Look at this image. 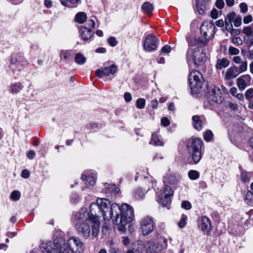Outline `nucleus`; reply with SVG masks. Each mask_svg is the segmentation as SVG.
<instances>
[{"mask_svg":"<svg viewBox=\"0 0 253 253\" xmlns=\"http://www.w3.org/2000/svg\"><path fill=\"white\" fill-rule=\"evenodd\" d=\"M109 216L114 224L119 225L118 230L124 232L125 226L132 221L134 217L132 208L129 205L123 204L121 207L114 203L111 205Z\"/></svg>","mask_w":253,"mask_h":253,"instance_id":"obj_1","label":"nucleus"},{"mask_svg":"<svg viewBox=\"0 0 253 253\" xmlns=\"http://www.w3.org/2000/svg\"><path fill=\"white\" fill-rule=\"evenodd\" d=\"M109 202L105 199H97L96 203H92L89 207L91 222L92 223V235L97 237L99 231L100 221L99 216L102 215L104 220H110L109 212L110 211Z\"/></svg>","mask_w":253,"mask_h":253,"instance_id":"obj_2","label":"nucleus"},{"mask_svg":"<svg viewBox=\"0 0 253 253\" xmlns=\"http://www.w3.org/2000/svg\"><path fill=\"white\" fill-rule=\"evenodd\" d=\"M197 42L196 39L192 40L189 42L190 47L187 50L186 58L188 62L193 60L196 65L199 66L206 61L207 58L203 47L199 45L194 47Z\"/></svg>","mask_w":253,"mask_h":253,"instance_id":"obj_3","label":"nucleus"},{"mask_svg":"<svg viewBox=\"0 0 253 253\" xmlns=\"http://www.w3.org/2000/svg\"><path fill=\"white\" fill-rule=\"evenodd\" d=\"M202 144V140L198 138H192L187 142V148L194 164H198L201 159Z\"/></svg>","mask_w":253,"mask_h":253,"instance_id":"obj_4","label":"nucleus"},{"mask_svg":"<svg viewBox=\"0 0 253 253\" xmlns=\"http://www.w3.org/2000/svg\"><path fill=\"white\" fill-rule=\"evenodd\" d=\"M189 86L193 94H198L202 90L204 81L202 74L197 70L191 72L189 76Z\"/></svg>","mask_w":253,"mask_h":253,"instance_id":"obj_5","label":"nucleus"},{"mask_svg":"<svg viewBox=\"0 0 253 253\" xmlns=\"http://www.w3.org/2000/svg\"><path fill=\"white\" fill-rule=\"evenodd\" d=\"M55 248L52 249L50 245L42 244L43 248L47 253H68V245L64 238H54L53 241Z\"/></svg>","mask_w":253,"mask_h":253,"instance_id":"obj_6","label":"nucleus"},{"mask_svg":"<svg viewBox=\"0 0 253 253\" xmlns=\"http://www.w3.org/2000/svg\"><path fill=\"white\" fill-rule=\"evenodd\" d=\"M10 62L9 67L13 72L20 71L28 65L25 57L20 53L12 56Z\"/></svg>","mask_w":253,"mask_h":253,"instance_id":"obj_7","label":"nucleus"},{"mask_svg":"<svg viewBox=\"0 0 253 253\" xmlns=\"http://www.w3.org/2000/svg\"><path fill=\"white\" fill-rule=\"evenodd\" d=\"M173 195V191L171 188L168 185H165L158 195V202L164 207L168 206L171 203V198Z\"/></svg>","mask_w":253,"mask_h":253,"instance_id":"obj_8","label":"nucleus"},{"mask_svg":"<svg viewBox=\"0 0 253 253\" xmlns=\"http://www.w3.org/2000/svg\"><path fill=\"white\" fill-rule=\"evenodd\" d=\"M214 29L215 26L212 22L204 21L200 27L201 34L206 41H209L214 37Z\"/></svg>","mask_w":253,"mask_h":253,"instance_id":"obj_9","label":"nucleus"},{"mask_svg":"<svg viewBox=\"0 0 253 253\" xmlns=\"http://www.w3.org/2000/svg\"><path fill=\"white\" fill-rule=\"evenodd\" d=\"M209 98L212 101L217 103H221L223 100V93L222 90L217 86L211 85L208 87Z\"/></svg>","mask_w":253,"mask_h":253,"instance_id":"obj_10","label":"nucleus"},{"mask_svg":"<svg viewBox=\"0 0 253 253\" xmlns=\"http://www.w3.org/2000/svg\"><path fill=\"white\" fill-rule=\"evenodd\" d=\"M159 39L153 34H149L145 38L143 42L144 49L148 52L155 51L157 48Z\"/></svg>","mask_w":253,"mask_h":253,"instance_id":"obj_11","label":"nucleus"},{"mask_svg":"<svg viewBox=\"0 0 253 253\" xmlns=\"http://www.w3.org/2000/svg\"><path fill=\"white\" fill-rule=\"evenodd\" d=\"M140 229L143 236H147L154 230V221L152 217L146 216L140 221Z\"/></svg>","mask_w":253,"mask_h":253,"instance_id":"obj_12","label":"nucleus"},{"mask_svg":"<svg viewBox=\"0 0 253 253\" xmlns=\"http://www.w3.org/2000/svg\"><path fill=\"white\" fill-rule=\"evenodd\" d=\"M66 245H68V250L70 249L73 253H82L84 251V244L80 238H69Z\"/></svg>","mask_w":253,"mask_h":253,"instance_id":"obj_13","label":"nucleus"},{"mask_svg":"<svg viewBox=\"0 0 253 253\" xmlns=\"http://www.w3.org/2000/svg\"><path fill=\"white\" fill-rule=\"evenodd\" d=\"M118 67L115 64H112L110 66H106L103 69H98L96 71V76L101 78L103 76H109L110 74L114 75L117 71Z\"/></svg>","mask_w":253,"mask_h":253,"instance_id":"obj_14","label":"nucleus"},{"mask_svg":"<svg viewBox=\"0 0 253 253\" xmlns=\"http://www.w3.org/2000/svg\"><path fill=\"white\" fill-rule=\"evenodd\" d=\"M75 216L76 222L85 223L88 220L91 221V216L86 208L81 209L79 212L75 214Z\"/></svg>","mask_w":253,"mask_h":253,"instance_id":"obj_15","label":"nucleus"},{"mask_svg":"<svg viewBox=\"0 0 253 253\" xmlns=\"http://www.w3.org/2000/svg\"><path fill=\"white\" fill-rule=\"evenodd\" d=\"M251 77L248 74L241 76L237 79V84L239 89L244 90L245 88L251 84Z\"/></svg>","mask_w":253,"mask_h":253,"instance_id":"obj_16","label":"nucleus"},{"mask_svg":"<svg viewBox=\"0 0 253 253\" xmlns=\"http://www.w3.org/2000/svg\"><path fill=\"white\" fill-rule=\"evenodd\" d=\"M209 2L208 0H196L195 7L197 11L200 15L205 14L206 11L209 9Z\"/></svg>","mask_w":253,"mask_h":253,"instance_id":"obj_17","label":"nucleus"},{"mask_svg":"<svg viewBox=\"0 0 253 253\" xmlns=\"http://www.w3.org/2000/svg\"><path fill=\"white\" fill-rule=\"evenodd\" d=\"M75 227L80 235L86 237L89 235L90 229L87 223L76 222Z\"/></svg>","mask_w":253,"mask_h":253,"instance_id":"obj_18","label":"nucleus"},{"mask_svg":"<svg viewBox=\"0 0 253 253\" xmlns=\"http://www.w3.org/2000/svg\"><path fill=\"white\" fill-rule=\"evenodd\" d=\"M201 223L200 228L201 230L208 235L211 230V220L206 216H203L201 218Z\"/></svg>","mask_w":253,"mask_h":253,"instance_id":"obj_19","label":"nucleus"},{"mask_svg":"<svg viewBox=\"0 0 253 253\" xmlns=\"http://www.w3.org/2000/svg\"><path fill=\"white\" fill-rule=\"evenodd\" d=\"M79 33L80 37L84 41L89 40L94 34L93 31L85 27H80L79 28Z\"/></svg>","mask_w":253,"mask_h":253,"instance_id":"obj_20","label":"nucleus"},{"mask_svg":"<svg viewBox=\"0 0 253 253\" xmlns=\"http://www.w3.org/2000/svg\"><path fill=\"white\" fill-rule=\"evenodd\" d=\"M240 74L238 67L236 66L231 67L226 71L225 78L227 80H230L235 78Z\"/></svg>","mask_w":253,"mask_h":253,"instance_id":"obj_21","label":"nucleus"},{"mask_svg":"<svg viewBox=\"0 0 253 253\" xmlns=\"http://www.w3.org/2000/svg\"><path fill=\"white\" fill-rule=\"evenodd\" d=\"M193 126L195 129L201 130L202 129L203 122L198 115H194L192 117Z\"/></svg>","mask_w":253,"mask_h":253,"instance_id":"obj_22","label":"nucleus"},{"mask_svg":"<svg viewBox=\"0 0 253 253\" xmlns=\"http://www.w3.org/2000/svg\"><path fill=\"white\" fill-rule=\"evenodd\" d=\"M163 242L164 244H161L159 243H155L152 246V249L154 252H161L164 249L167 248V240L165 238L163 239Z\"/></svg>","mask_w":253,"mask_h":253,"instance_id":"obj_23","label":"nucleus"},{"mask_svg":"<svg viewBox=\"0 0 253 253\" xmlns=\"http://www.w3.org/2000/svg\"><path fill=\"white\" fill-rule=\"evenodd\" d=\"M230 61L226 58L218 59L217 60L216 68L217 69L221 70L223 68H226L229 65Z\"/></svg>","mask_w":253,"mask_h":253,"instance_id":"obj_24","label":"nucleus"},{"mask_svg":"<svg viewBox=\"0 0 253 253\" xmlns=\"http://www.w3.org/2000/svg\"><path fill=\"white\" fill-rule=\"evenodd\" d=\"M150 143L156 146H162L163 145V142L160 139L157 132L152 133Z\"/></svg>","mask_w":253,"mask_h":253,"instance_id":"obj_25","label":"nucleus"},{"mask_svg":"<svg viewBox=\"0 0 253 253\" xmlns=\"http://www.w3.org/2000/svg\"><path fill=\"white\" fill-rule=\"evenodd\" d=\"M82 179L85 181V184L87 186H93L95 184V180L92 176H86L85 174H83Z\"/></svg>","mask_w":253,"mask_h":253,"instance_id":"obj_26","label":"nucleus"},{"mask_svg":"<svg viewBox=\"0 0 253 253\" xmlns=\"http://www.w3.org/2000/svg\"><path fill=\"white\" fill-rule=\"evenodd\" d=\"M141 8L145 13L152 14L153 7L152 4L149 2H144L142 5Z\"/></svg>","mask_w":253,"mask_h":253,"instance_id":"obj_27","label":"nucleus"},{"mask_svg":"<svg viewBox=\"0 0 253 253\" xmlns=\"http://www.w3.org/2000/svg\"><path fill=\"white\" fill-rule=\"evenodd\" d=\"M75 18L78 23L83 24L86 20L87 16L84 12H80L76 14Z\"/></svg>","mask_w":253,"mask_h":253,"instance_id":"obj_28","label":"nucleus"},{"mask_svg":"<svg viewBox=\"0 0 253 253\" xmlns=\"http://www.w3.org/2000/svg\"><path fill=\"white\" fill-rule=\"evenodd\" d=\"M164 182L167 181L168 183L171 185H175L177 183V180L175 176L173 175H166L164 177Z\"/></svg>","mask_w":253,"mask_h":253,"instance_id":"obj_29","label":"nucleus"},{"mask_svg":"<svg viewBox=\"0 0 253 253\" xmlns=\"http://www.w3.org/2000/svg\"><path fill=\"white\" fill-rule=\"evenodd\" d=\"M75 60L77 64L83 65L85 62L86 58L81 53H78L75 56Z\"/></svg>","mask_w":253,"mask_h":253,"instance_id":"obj_30","label":"nucleus"},{"mask_svg":"<svg viewBox=\"0 0 253 253\" xmlns=\"http://www.w3.org/2000/svg\"><path fill=\"white\" fill-rule=\"evenodd\" d=\"M245 97L249 102H253V88H250L246 91Z\"/></svg>","mask_w":253,"mask_h":253,"instance_id":"obj_31","label":"nucleus"},{"mask_svg":"<svg viewBox=\"0 0 253 253\" xmlns=\"http://www.w3.org/2000/svg\"><path fill=\"white\" fill-rule=\"evenodd\" d=\"M245 202L248 204L250 205L253 201V192L250 190H248L246 194Z\"/></svg>","mask_w":253,"mask_h":253,"instance_id":"obj_32","label":"nucleus"},{"mask_svg":"<svg viewBox=\"0 0 253 253\" xmlns=\"http://www.w3.org/2000/svg\"><path fill=\"white\" fill-rule=\"evenodd\" d=\"M188 176L189 178L192 180H196L199 177L200 174L199 172L197 170H190L188 172Z\"/></svg>","mask_w":253,"mask_h":253,"instance_id":"obj_33","label":"nucleus"},{"mask_svg":"<svg viewBox=\"0 0 253 253\" xmlns=\"http://www.w3.org/2000/svg\"><path fill=\"white\" fill-rule=\"evenodd\" d=\"M252 176V174L251 173H249L247 171H244L241 174V179L244 182H248Z\"/></svg>","mask_w":253,"mask_h":253,"instance_id":"obj_34","label":"nucleus"},{"mask_svg":"<svg viewBox=\"0 0 253 253\" xmlns=\"http://www.w3.org/2000/svg\"><path fill=\"white\" fill-rule=\"evenodd\" d=\"M243 32L247 36L253 37V24H252L251 26L245 27Z\"/></svg>","mask_w":253,"mask_h":253,"instance_id":"obj_35","label":"nucleus"},{"mask_svg":"<svg viewBox=\"0 0 253 253\" xmlns=\"http://www.w3.org/2000/svg\"><path fill=\"white\" fill-rule=\"evenodd\" d=\"M106 188L108 189V191L110 193H112L115 194L119 193L120 191L119 188L115 184H107Z\"/></svg>","mask_w":253,"mask_h":253,"instance_id":"obj_36","label":"nucleus"},{"mask_svg":"<svg viewBox=\"0 0 253 253\" xmlns=\"http://www.w3.org/2000/svg\"><path fill=\"white\" fill-rule=\"evenodd\" d=\"M145 194V191L141 188H138L135 192V197L138 199H142Z\"/></svg>","mask_w":253,"mask_h":253,"instance_id":"obj_37","label":"nucleus"},{"mask_svg":"<svg viewBox=\"0 0 253 253\" xmlns=\"http://www.w3.org/2000/svg\"><path fill=\"white\" fill-rule=\"evenodd\" d=\"M62 5L64 6H67L68 2L73 5V7H76L78 3L80 0H60Z\"/></svg>","mask_w":253,"mask_h":253,"instance_id":"obj_38","label":"nucleus"},{"mask_svg":"<svg viewBox=\"0 0 253 253\" xmlns=\"http://www.w3.org/2000/svg\"><path fill=\"white\" fill-rule=\"evenodd\" d=\"M21 89L22 87L20 84H15L11 86V92L12 93H17Z\"/></svg>","mask_w":253,"mask_h":253,"instance_id":"obj_39","label":"nucleus"},{"mask_svg":"<svg viewBox=\"0 0 253 253\" xmlns=\"http://www.w3.org/2000/svg\"><path fill=\"white\" fill-rule=\"evenodd\" d=\"M145 99L144 98H138L136 102V107L140 109L144 108L145 105Z\"/></svg>","mask_w":253,"mask_h":253,"instance_id":"obj_40","label":"nucleus"},{"mask_svg":"<svg viewBox=\"0 0 253 253\" xmlns=\"http://www.w3.org/2000/svg\"><path fill=\"white\" fill-rule=\"evenodd\" d=\"M239 49L234 47L233 46H230L228 48V53L230 55H238L239 53Z\"/></svg>","mask_w":253,"mask_h":253,"instance_id":"obj_41","label":"nucleus"},{"mask_svg":"<svg viewBox=\"0 0 253 253\" xmlns=\"http://www.w3.org/2000/svg\"><path fill=\"white\" fill-rule=\"evenodd\" d=\"M71 55V51L70 50H62L60 51V56L61 58L63 56L65 59H67Z\"/></svg>","mask_w":253,"mask_h":253,"instance_id":"obj_42","label":"nucleus"},{"mask_svg":"<svg viewBox=\"0 0 253 253\" xmlns=\"http://www.w3.org/2000/svg\"><path fill=\"white\" fill-rule=\"evenodd\" d=\"M212 135H213V134L211 130H207L204 135V138L205 140L206 141H210L212 139Z\"/></svg>","mask_w":253,"mask_h":253,"instance_id":"obj_43","label":"nucleus"},{"mask_svg":"<svg viewBox=\"0 0 253 253\" xmlns=\"http://www.w3.org/2000/svg\"><path fill=\"white\" fill-rule=\"evenodd\" d=\"M187 220V216L186 215L182 214L181 219L178 223V226L179 227L183 228L186 224V221Z\"/></svg>","mask_w":253,"mask_h":253,"instance_id":"obj_44","label":"nucleus"},{"mask_svg":"<svg viewBox=\"0 0 253 253\" xmlns=\"http://www.w3.org/2000/svg\"><path fill=\"white\" fill-rule=\"evenodd\" d=\"M240 12L242 13L245 14L248 10V5L245 2H242L239 4Z\"/></svg>","mask_w":253,"mask_h":253,"instance_id":"obj_45","label":"nucleus"},{"mask_svg":"<svg viewBox=\"0 0 253 253\" xmlns=\"http://www.w3.org/2000/svg\"><path fill=\"white\" fill-rule=\"evenodd\" d=\"M20 193L18 191H14L11 194V199L14 201H18L20 198Z\"/></svg>","mask_w":253,"mask_h":253,"instance_id":"obj_46","label":"nucleus"},{"mask_svg":"<svg viewBox=\"0 0 253 253\" xmlns=\"http://www.w3.org/2000/svg\"><path fill=\"white\" fill-rule=\"evenodd\" d=\"M248 64L247 61L241 62V65L238 67L240 73L245 72L247 70Z\"/></svg>","mask_w":253,"mask_h":253,"instance_id":"obj_47","label":"nucleus"},{"mask_svg":"<svg viewBox=\"0 0 253 253\" xmlns=\"http://www.w3.org/2000/svg\"><path fill=\"white\" fill-rule=\"evenodd\" d=\"M108 42L109 45L112 47H114L118 44V42L114 37H110L108 40Z\"/></svg>","mask_w":253,"mask_h":253,"instance_id":"obj_48","label":"nucleus"},{"mask_svg":"<svg viewBox=\"0 0 253 253\" xmlns=\"http://www.w3.org/2000/svg\"><path fill=\"white\" fill-rule=\"evenodd\" d=\"M236 16V14L235 12H231L227 15V17L225 18L224 21L232 22L235 19Z\"/></svg>","mask_w":253,"mask_h":253,"instance_id":"obj_49","label":"nucleus"},{"mask_svg":"<svg viewBox=\"0 0 253 253\" xmlns=\"http://www.w3.org/2000/svg\"><path fill=\"white\" fill-rule=\"evenodd\" d=\"M234 25L235 27H239L242 23V18L241 16H238L237 17H235L234 19Z\"/></svg>","mask_w":253,"mask_h":253,"instance_id":"obj_50","label":"nucleus"},{"mask_svg":"<svg viewBox=\"0 0 253 253\" xmlns=\"http://www.w3.org/2000/svg\"><path fill=\"white\" fill-rule=\"evenodd\" d=\"M181 207L186 210H190L192 207L191 203L187 201H183L181 204Z\"/></svg>","mask_w":253,"mask_h":253,"instance_id":"obj_51","label":"nucleus"},{"mask_svg":"<svg viewBox=\"0 0 253 253\" xmlns=\"http://www.w3.org/2000/svg\"><path fill=\"white\" fill-rule=\"evenodd\" d=\"M224 2L223 0H216L215 6L218 9H222L224 6Z\"/></svg>","mask_w":253,"mask_h":253,"instance_id":"obj_52","label":"nucleus"},{"mask_svg":"<svg viewBox=\"0 0 253 253\" xmlns=\"http://www.w3.org/2000/svg\"><path fill=\"white\" fill-rule=\"evenodd\" d=\"M171 50V47L169 45H166L161 48V52L164 53H169Z\"/></svg>","mask_w":253,"mask_h":253,"instance_id":"obj_53","label":"nucleus"},{"mask_svg":"<svg viewBox=\"0 0 253 253\" xmlns=\"http://www.w3.org/2000/svg\"><path fill=\"white\" fill-rule=\"evenodd\" d=\"M232 42L237 45H241L243 43L242 40L240 37H234L232 39Z\"/></svg>","mask_w":253,"mask_h":253,"instance_id":"obj_54","label":"nucleus"},{"mask_svg":"<svg viewBox=\"0 0 253 253\" xmlns=\"http://www.w3.org/2000/svg\"><path fill=\"white\" fill-rule=\"evenodd\" d=\"M170 124V122L168 118L164 117L161 119V125L164 126H168Z\"/></svg>","mask_w":253,"mask_h":253,"instance_id":"obj_55","label":"nucleus"},{"mask_svg":"<svg viewBox=\"0 0 253 253\" xmlns=\"http://www.w3.org/2000/svg\"><path fill=\"white\" fill-rule=\"evenodd\" d=\"M253 20V18L251 15H248L243 18V22L245 24H247Z\"/></svg>","mask_w":253,"mask_h":253,"instance_id":"obj_56","label":"nucleus"},{"mask_svg":"<svg viewBox=\"0 0 253 253\" xmlns=\"http://www.w3.org/2000/svg\"><path fill=\"white\" fill-rule=\"evenodd\" d=\"M211 16L213 19H216L218 18V11L215 9L213 8L211 12Z\"/></svg>","mask_w":253,"mask_h":253,"instance_id":"obj_57","label":"nucleus"},{"mask_svg":"<svg viewBox=\"0 0 253 253\" xmlns=\"http://www.w3.org/2000/svg\"><path fill=\"white\" fill-rule=\"evenodd\" d=\"M224 23L225 25L226 30L229 32L233 28L232 22L224 21Z\"/></svg>","mask_w":253,"mask_h":253,"instance_id":"obj_58","label":"nucleus"},{"mask_svg":"<svg viewBox=\"0 0 253 253\" xmlns=\"http://www.w3.org/2000/svg\"><path fill=\"white\" fill-rule=\"evenodd\" d=\"M35 152L33 150H30L28 151L27 156L29 159H33L35 156Z\"/></svg>","mask_w":253,"mask_h":253,"instance_id":"obj_59","label":"nucleus"},{"mask_svg":"<svg viewBox=\"0 0 253 253\" xmlns=\"http://www.w3.org/2000/svg\"><path fill=\"white\" fill-rule=\"evenodd\" d=\"M30 175L29 171L27 169H24L21 173V176L23 178H27Z\"/></svg>","mask_w":253,"mask_h":253,"instance_id":"obj_60","label":"nucleus"},{"mask_svg":"<svg viewBox=\"0 0 253 253\" xmlns=\"http://www.w3.org/2000/svg\"><path fill=\"white\" fill-rule=\"evenodd\" d=\"M87 24L89 27L88 28H93L95 26V21L93 19H90L87 21Z\"/></svg>","mask_w":253,"mask_h":253,"instance_id":"obj_61","label":"nucleus"},{"mask_svg":"<svg viewBox=\"0 0 253 253\" xmlns=\"http://www.w3.org/2000/svg\"><path fill=\"white\" fill-rule=\"evenodd\" d=\"M125 100L126 102H129L131 100V95L128 92H126L124 94Z\"/></svg>","mask_w":253,"mask_h":253,"instance_id":"obj_62","label":"nucleus"},{"mask_svg":"<svg viewBox=\"0 0 253 253\" xmlns=\"http://www.w3.org/2000/svg\"><path fill=\"white\" fill-rule=\"evenodd\" d=\"M229 32L233 36L238 35L240 34V30L232 28Z\"/></svg>","mask_w":253,"mask_h":253,"instance_id":"obj_63","label":"nucleus"},{"mask_svg":"<svg viewBox=\"0 0 253 253\" xmlns=\"http://www.w3.org/2000/svg\"><path fill=\"white\" fill-rule=\"evenodd\" d=\"M232 60L235 63L237 64L241 63V62H242V59L240 56H235L233 58Z\"/></svg>","mask_w":253,"mask_h":253,"instance_id":"obj_64","label":"nucleus"}]
</instances>
